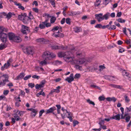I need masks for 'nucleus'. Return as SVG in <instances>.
I'll list each match as a JSON object with an SVG mask.
<instances>
[{"label": "nucleus", "instance_id": "1", "mask_svg": "<svg viewBox=\"0 0 131 131\" xmlns=\"http://www.w3.org/2000/svg\"><path fill=\"white\" fill-rule=\"evenodd\" d=\"M76 53L78 57L80 58L79 60H75L76 64L80 65L87 63V59L84 58L85 54L84 52L79 51L76 52Z\"/></svg>", "mask_w": 131, "mask_h": 131}, {"label": "nucleus", "instance_id": "2", "mask_svg": "<svg viewBox=\"0 0 131 131\" xmlns=\"http://www.w3.org/2000/svg\"><path fill=\"white\" fill-rule=\"evenodd\" d=\"M7 31L6 29L0 26V38L3 42H5L6 41L7 35L4 32Z\"/></svg>", "mask_w": 131, "mask_h": 131}, {"label": "nucleus", "instance_id": "3", "mask_svg": "<svg viewBox=\"0 0 131 131\" xmlns=\"http://www.w3.org/2000/svg\"><path fill=\"white\" fill-rule=\"evenodd\" d=\"M8 36L9 40L12 42H19L21 41V40L20 37L16 36L13 33H9Z\"/></svg>", "mask_w": 131, "mask_h": 131}, {"label": "nucleus", "instance_id": "4", "mask_svg": "<svg viewBox=\"0 0 131 131\" xmlns=\"http://www.w3.org/2000/svg\"><path fill=\"white\" fill-rule=\"evenodd\" d=\"M43 58L45 59V60H51V58L56 57L55 54L53 53L50 52L48 51H47L44 52L42 55Z\"/></svg>", "mask_w": 131, "mask_h": 131}, {"label": "nucleus", "instance_id": "5", "mask_svg": "<svg viewBox=\"0 0 131 131\" xmlns=\"http://www.w3.org/2000/svg\"><path fill=\"white\" fill-rule=\"evenodd\" d=\"M8 76L6 74H4L0 77V86L4 85L6 82L8 81Z\"/></svg>", "mask_w": 131, "mask_h": 131}, {"label": "nucleus", "instance_id": "6", "mask_svg": "<svg viewBox=\"0 0 131 131\" xmlns=\"http://www.w3.org/2000/svg\"><path fill=\"white\" fill-rule=\"evenodd\" d=\"M23 51L24 53L32 55L34 53L33 49L30 47H24L23 48Z\"/></svg>", "mask_w": 131, "mask_h": 131}, {"label": "nucleus", "instance_id": "7", "mask_svg": "<svg viewBox=\"0 0 131 131\" xmlns=\"http://www.w3.org/2000/svg\"><path fill=\"white\" fill-rule=\"evenodd\" d=\"M21 31L23 34H26L29 33L30 32V30L29 27L22 25H21Z\"/></svg>", "mask_w": 131, "mask_h": 131}, {"label": "nucleus", "instance_id": "8", "mask_svg": "<svg viewBox=\"0 0 131 131\" xmlns=\"http://www.w3.org/2000/svg\"><path fill=\"white\" fill-rule=\"evenodd\" d=\"M46 82V81L43 80L42 81L40 82L39 84H37L35 86V87L36 89H39V88H41L43 87L45 84Z\"/></svg>", "mask_w": 131, "mask_h": 131}, {"label": "nucleus", "instance_id": "9", "mask_svg": "<svg viewBox=\"0 0 131 131\" xmlns=\"http://www.w3.org/2000/svg\"><path fill=\"white\" fill-rule=\"evenodd\" d=\"M51 48L53 50L56 49H62L65 50L66 49L67 47H64L62 45H61L60 46H58L53 45L51 46Z\"/></svg>", "mask_w": 131, "mask_h": 131}, {"label": "nucleus", "instance_id": "10", "mask_svg": "<svg viewBox=\"0 0 131 131\" xmlns=\"http://www.w3.org/2000/svg\"><path fill=\"white\" fill-rule=\"evenodd\" d=\"M74 57L73 56L72 57L71 55L68 57L65 58V59H64L65 61L68 62H70L73 63L74 62V63H75V60H74Z\"/></svg>", "mask_w": 131, "mask_h": 131}, {"label": "nucleus", "instance_id": "11", "mask_svg": "<svg viewBox=\"0 0 131 131\" xmlns=\"http://www.w3.org/2000/svg\"><path fill=\"white\" fill-rule=\"evenodd\" d=\"M65 80L68 81L69 83H71L74 80L73 75L72 73L70 74L69 77H67L65 79Z\"/></svg>", "mask_w": 131, "mask_h": 131}, {"label": "nucleus", "instance_id": "12", "mask_svg": "<svg viewBox=\"0 0 131 131\" xmlns=\"http://www.w3.org/2000/svg\"><path fill=\"white\" fill-rule=\"evenodd\" d=\"M109 86L112 88H117L120 89H123V86L121 85L112 84H110L109 85Z\"/></svg>", "mask_w": 131, "mask_h": 131}, {"label": "nucleus", "instance_id": "13", "mask_svg": "<svg viewBox=\"0 0 131 131\" xmlns=\"http://www.w3.org/2000/svg\"><path fill=\"white\" fill-rule=\"evenodd\" d=\"M56 110V108L55 106L52 107L47 110L46 114H48L52 113L55 110Z\"/></svg>", "mask_w": 131, "mask_h": 131}, {"label": "nucleus", "instance_id": "14", "mask_svg": "<svg viewBox=\"0 0 131 131\" xmlns=\"http://www.w3.org/2000/svg\"><path fill=\"white\" fill-rule=\"evenodd\" d=\"M103 14L102 13H100L98 14H96L95 15V16L96 18L97 19L98 21L100 22L102 20V19L101 18H102V16Z\"/></svg>", "mask_w": 131, "mask_h": 131}, {"label": "nucleus", "instance_id": "15", "mask_svg": "<svg viewBox=\"0 0 131 131\" xmlns=\"http://www.w3.org/2000/svg\"><path fill=\"white\" fill-rule=\"evenodd\" d=\"M120 109L121 110L122 113V114H121V119H124L125 118V117H126V116L127 115L128 113H125L124 115V116H123V114L124 113V109L123 107H120Z\"/></svg>", "mask_w": 131, "mask_h": 131}, {"label": "nucleus", "instance_id": "16", "mask_svg": "<svg viewBox=\"0 0 131 131\" xmlns=\"http://www.w3.org/2000/svg\"><path fill=\"white\" fill-rule=\"evenodd\" d=\"M25 74L24 73H21L19 75H18L17 77L15 79L16 80L22 79L24 77Z\"/></svg>", "mask_w": 131, "mask_h": 131}, {"label": "nucleus", "instance_id": "17", "mask_svg": "<svg viewBox=\"0 0 131 131\" xmlns=\"http://www.w3.org/2000/svg\"><path fill=\"white\" fill-rule=\"evenodd\" d=\"M111 118L118 121H119L120 119V115L119 114H118L115 116H113Z\"/></svg>", "mask_w": 131, "mask_h": 131}, {"label": "nucleus", "instance_id": "18", "mask_svg": "<svg viewBox=\"0 0 131 131\" xmlns=\"http://www.w3.org/2000/svg\"><path fill=\"white\" fill-rule=\"evenodd\" d=\"M10 65L9 63L8 62L4 64L3 66L1 67V69L2 70H4L5 69L7 68Z\"/></svg>", "mask_w": 131, "mask_h": 131}, {"label": "nucleus", "instance_id": "19", "mask_svg": "<svg viewBox=\"0 0 131 131\" xmlns=\"http://www.w3.org/2000/svg\"><path fill=\"white\" fill-rule=\"evenodd\" d=\"M27 15L25 13L24 14H21V15L18 16V18L19 20H23L25 17Z\"/></svg>", "mask_w": 131, "mask_h": 131}, {"label": "nucleus", "instance_id": "20", "mask_svg": "<svg viewBox=\"0 0 131 131\" xmlns=\"http://www.w3.org/2000/svg\"><path fill=\"white\" fill-rule=\"evenodd\" d=\"M71 52L70 51L66 52H64V59L65 58L68 57L71 55Z\"/></svg>", "mask_w": 131, "mask_h": 131}, {"label": "nucleus", "instance_id": "21", "mask_svg": "<svg viewBox=\"0 0 131 131\" xmlns=\"http://www.w3.org/2000/svg\"><path fill=\"white\" fill-rule=\"evenodd\" d=\"M14 3L15 5L18 6V7L19 8L23 10H24V7L21 6V4L19 3H17V2H14Z\"/></svg>", "mask_w": 131, "mask_h": 131}, {"label": "nucleus", "instance_id": "22", "mask_svg": "<svg viewBox=\"0 0 131 131\" xmlns=\"http://www.w3.org/2000/svg\"><path fill=\"white\" fill-rule=\"evenodd\" d=\"M99 124L100 125V127L101 128L103 125H104V119H102L101 118H99Z\"/></svg>", "mask_w": 131, "mask_h": 131}, {"label": "nucleus", "instance_id": "23", "mask_svg": "<svg viewBox=\"0 0 131 131\" xmlns=\"http://www.w3.org/2000/svg\"><path fill=\"white\" fill-rule=\"evenodd\" d=\"M43 90L42 89L41 91L38 93L36 95V96L37 97H39L40 95H42L43 96H45V94L44 92H43Z\"/></svg>", "mask_w": 131, "mask_h": 131}, {"label": "nucleus", "instance_id": "24", "mask_svg": "<svg viewBox=\"0 0 131 131\" xmlns=\"http://www.w3.org/2000/svg\"><path fill=\"white\" fill-rule=\"evenodd\" d=\"M2 14L4 16H6L8 19H9L12 16V13L10 12L9 13L7 14L5 12H3Z\"/></svg>", "mask_w": 131, "mask_h": 131}, {"label": "nucleus", "instance_id": "25", "mask_svg": "<svg viewBox=\"0 0 131 131\" xmlns=\"http://www.w3.org/2000/svg\"><path fill=\"white\" fill-rule=\"evenodd\" d=\"M106 100L108 101H113L115 102L116 100V99L114 97H108L106 98Z\"/></svg>", "mask_w": 131, "mask_h": 131}, {"label": "nucleus", "instance_id": "26", "mask_svg": "<svg viewBox=\"0 0 131 131\" xmlns=\"http://www.w3.org/2000/svg\"><path fill=\"white\" fill-rule=\"evenodd\" d=\"M30 19L28 16H26L25 17L23 21V22L24 24H27L28 23Z\"/></svg>", "mask_w": 131, "mask_h": 131}, {"label": "nucleus", "instance_id": "27", "mask_svg": "<svg viewBox=\"0 0 131 131\" xmlns=\"http://www.w3.org/2000/svg\"><path fill=\"white\" fill-rule=\"evenodd\" d=\"M110 16V13H107L106 14L104 15L102 17V18H101V19H102V20L105 19L107 20L108 19V17Z\"/></svg>", "mask_w": 131, "mask_h": 131}, {"label": "nucleus", "instance_id": "28", "mask_svg": "<svg viewBox=\"0 0 131 131\" xmlns=\"http://www.w3.org/2000/svg\"><path fill=\"white\" fill-rule=\"evenodd\" d=\"M43 59H44V60L43 61H42L40 62V64L41 65L43 66L44 65H46L47 64V62L46 61L48 60V59L45 60V59L44 58H43Z\"/></svg>", "mask_w": 131, "mask_h": 131}, {"label": "nucleus", "instance_id": "29", "mask_svg": "<svg viewBox=\"0 0 131 131\" xmlns=\"http://www.w3.org/2000/svg\"><path fill=\"white\" fill-rule=\"evenodd\" d=\"M16 113L20 116H22L24 113V112L23 111H19L18 110H16Z\"/></svg>", "mask_w": 131, "mask_h": 131}, {"label": "nucleus", "instance_id": "30", "mask_svg": "<svg viewBox=\"0 0 131 131\" xmlns=\"http://www.w3.org/2000/svg\"><path fill=\"white\" fill-rule=\"evenodd\" d=\"M54 64L56 65H58L62 63V62L59 60H56L54 61L53 62Z\"/></svg>", "mask_w": 131, "mask_h": 131}, {"label": "nucleus", "instance_id": "31", "mask_svg": "<svg viewBox=\"0 0 131 131\" xmlns=\"http://www.w3.org/2000/svg\"><path fill=\"white\" fill-rule=\"evenodd\" d=\"M38 112V111L37 109H33L32 110V111H31V113H34V114H33V116L34 117L36 116Z\"/></svg>", "mask_w": 131, "mask_h": 131}, {"label": "nucleus", "instance_id": "32", "mask_svg": "<svg viewBox=\"0 0 131 131\" xmlns=\"http://www.w3.org/2000/svg\"><path fill=\"white\" fill-rule=\"evenodd\" d=\"M101 2V0H96L94 3V5L95 6H98L100 4Z\"/></svg>", "mask_w": 131, "mask_h": 131}, {"label": "nucleus", "instance_id": "33", "mask_svg": "<svg viewBox=\"0 0 131 131\" xmlns=\"http://www.w3.org/2000/svg\"><path fill=\"white\" fill-rule=\"evenodd\" d=\"M74 30L75 32H79L80 31V28L78 27H76L74 28Z\"/></svg>", "mask_w": 131, "mask_h": 131}, {"label": "nucleus", "instance_id": "34", "mask_svg": "<svg viewBox=\"0 0 131 131\" xmlns=\"http://www.w3.org/2000/svg\"><path fill=\"white\" fill-rule=\"evenodd\" d=\"M78 14V13L75 12H69L68 13V15L70 16H74L77 15Z\"/></svg>", "mask_w": 131, "mask_h": 131}, {"label": "nucleus", "instance_id": "35", "mask_svg": "<svg viewBox=\"0 0 131 131\" xmlns=\"http://www.w3.org/2000/svg\"><path fill=\"white\" fill-rule=\"evenodd\" d=\"M56 19V17H52L50 19V23L51 24L54 23Z\"/></svg>", "mask_w": 131, "mask_h": 131}, {"label": "nucleus", "instance_id": "36", "mask_svg": "<svg viewBox=\"0 0 131 131\" xmlns=\"http://www.w3.org/2000/svg\"><path fill=\"white\" fill-rule=\"evenodd\" d=\"M116 20L118 22L121 23H124L126 21L124 19H123L121 18H119L117 19Z\"/></svg>", "mask_w": 131, "mask_h": 131}, {"label": "nucleus", "instance_id": "37", "mask_svg": "<svg viewBox=\"0 0 131 131\" xmlns=\"http://www.w3.org/2000/svg\"><path fill=\"white\" fill-rule=\"evenodd\" d=\"M124 97L125 102L126 103H128L130 101V100L129 99V98L126 95H125L124 96Z\"/></svg>", "mask_w": 131, "mask_h": 131}, {"label": "nucleus", "instance_id": "38", "mask_svg": "<svg viewBox=\"0 0 131 131\" xmlns=\"http://www.w3.org/2000/svg\"><path fill=\"white\" fill-rule=\"evenodd\" d=\"M123 75L124 76H128L129 75V73L128 72H127L125 70H124L122 72Z\"/></svg>", "mask_w": 131, "mask_h": 131}, {"label": "nucleus", "instance_id": "39", "mask_svg": "<svg viewBox=\"0 0 131 131\" xmlns=\"http://www.w3.org/2000/svg\"><path fill=\"white\" fill-rule=\"evenodd\" d=\"M14 117L16 121H18L19 120L20 118L17 114H14Z\"/></svg>", "mask_w": 131, "mask_h": 131}, {"label": "nucleus", "instance_id": "40", "mask_svg": "<svg viewBox=\"0 0 131 131\" xmlns=\"http://www.w3.org/2000/svg\"><path fill=\"white\" fill-rule=\"evenodd\" d=\"M126 117L125 120L126 121V122H128L129 121L131 117L130 115H129L128 114V115L126 116V117Z\"/></svg>", "mask_w": 131, "mask_h": 131}, {"label": "nucleus", "instance_id": "41", "mask_svg": "<svg viewBox=\"0 0 131 131\" xmlns=\"http://www.w3.org/2000/svg\"><path fill=\"white\" fill-rule=\"evenodd\" d=\"M60 88L61 87L60 86H58L57 87L56 89H55V92L57 93H59L60 92V90L59 89H60Z\"/></svg>", "mask_w": 131, "mask_h": 131}, {"label": "nucleus", "instance_id": "42", "mask_svg": "<svg viewBox=\"0 0 131 131\" xmlns=\"http://www.w3.org/2000/svg\"><path fill=\"white\" fill-rule=\"evenodd\" d=\"M64 52H60L58 53V55L59 57L62 58L63 57L64 58Z\"/></svg>", "mask_w": 131, "mask_h": 131}, {"label": "nucleus", "instance_id": "43", "mask_svg": "<svg viewBox=\"0 0 131 131\" xmlns=\"http://www.w3.org/2000/svg\"><path fill=\"white\" fill-rule=\"evenodd\" d=\"M59 28V27L58 26H56L53 28L51 30L53 32H54L55 31L58 30Z\"/></svg>", "mask_w": 131, "mask_h": 131}, {"label": "nucleus", "instance_id": "44", "mask_svg": "<svg viewBox=\"0 0 131 131\" xmlns=\"http://www.w3.org/2000/svg\"><path fill=\"white\" fill-rule=\"evenodd\" d=\"M110 80L115 81L117 79L116 77L114 76H110Z\"/></svg>", "mask_w": 131, "mask_h": 131}, {"label": "nucleus", "instance_id": "45", "mask_svg": "<svg viewBox=\"0 0 131 131\" xmlns=\"http://www.w3.org/2000/svg\"><path fill=\"white\" fill-rule=\"evenodd\" d=\"M39 28L41 29H44L45 28V25L44 24H40L39 25Z\"/></svg>", "mask_w": 131, "mask_h": 131}, {"label": "nucleus", "instance_id": "46", "mask_svg": "<svg viewBox=\"0 0 131 131\" xmlns=\"http://www.w3.org/2000/svg\"><path fill=\"white\" fill-rule=\"evenodd\" d=\"M49 1L51 4V5L53 7H55V4L54 2V0H49Z\"/></svg>", "mask_w": 131, "mask_h": 131}, {"label": "nucleus", "instance_id": "47", "mask_svg": "<svg viewBox=\"0 0 131 131\" xmlns=\"http://www.w3.org/2000/svg\"><path fill=\"white\" fill-rule=\"evenodd\" d=\"M87 102L90 104H92L93 105H95L94 102L91 101L89 99L87 100Z\"/></svg>", "mask_w": 131, "mask_h": 131}, {"label": "nucleus", "instance_id": "48", "mask_svg": "<svg viewBox=\"0 0 131 131\" xmlns=\"http://www.w3.org/2000/svg\"><path fill=\"white\" fill-rule=\"evenodd\" d=\"M70 19L69 18H67L66 20V22L67 24L70 25Z\"/></svg>", "mask_w": 131, "mask_h": 131}, {"label": "nucleus", "instance_id": "49", "mask_svg": "<svg viewBox=\"0 0 131 131\" xmlns=\"http://www.w3.org/2000/svg\"><path fill=\"white\" fill-rule=\"evenodd\" d=\"M59 31V30L58 31V32H56L58 34L59 37H64L63 34L62 33H60Z\"/></svg>", "mask_w": 131, "mask_h": 131}, {"label": "nucleus", "instance_id": "50", "mask_svg": "<svg viewBox=\"0 0 131 131\" xmlns=\"http://www.w3.org/2000/svg\"><path fill=\"white\" fill-rule=\"evenodd\" d=\"M31 77V75H27L24 78V79L25 80H26L30 78Z\"/></svg>", "mask_w": 131, "mask_h": 131}, {"label": "nucleus", "instance_id": "51", "mask_svg": "<svg viewBox=\"0 0 131 131\" xmlns=\"http://www.w3.org/2000/svg\"><path fill=\"white\" fill-rule=\"evenodd\" d=\"M45 112V110L44 109H42L39 112V116L40 117L41 116L43 113Z\"/></svg>", "mask_w": 131, "mask_h": 131}, {"label": "nucleus", "instance_id": "52", "mask_svg": "<svg viewBox=\"0 0 131 131\" xmlns=\"http://www.w3.org/2000/svg\"><path fill=\"white\" fill-rule=\"evenodd\" d=\"M5 48V45L4 44H1L0 45V49L2 50Z\"/></svg>", "mask_w": 131, "mask_h": 131}, {"label": "nucleus", "instance_id": "53", "mask_svg": "<svg viewBox=\"0 0 131 131\" xmlns=\"http://www.w3.org/2000/svg\"><path fill=\"white\" fill-rule=\"evenodd\" d=\"M45 25V27H50L51 26V23H46L44 24Z\"/></svg>", "mask_w": 131, "mask_h": 131}, {"label": "nucleus", "instance_id": "54", "mask_svg": "<svg viewBox=\"0 0 131 131\" xmlns=\"http://www.w3.org/2000/svg\"><path fill=\"white\" fill-rule=\"evenodd\" d=\"M110 30H113L116 29V27L115 25L111 26V28H110Z\"/></svg>", "mask_w": 131, "mask_h": 131}, {"label": "nucleus", "instance_id": "55", "mask_svg": "<svg viewBox=\"0 0 131 131\" xmlns=\"http://www.w3.org/2000/svg\"><path fill=\"white\" fill-rule=\"evenodd\" d=\"M105 99V97L102 96H100L99 97V100L100 101H104Z\"/></svg>", "mask_w": 131, "mask_h": 131}, {"label": "nucleus", "instance_id": "56", "mask_svg": "<svg viewBox=\"0 0 131 131\" xmlns=\"http://www.w3.org/2000/svg\"><path fill=\"white\" fill-rule=\"evenodd\" d=\"M80 77V75L79 73L76 74L74 76V78L75 79L78 78Z\"/></svg>", "mask_w": 131, "mask_h": 131}, {"label": "nucleus", "instance_id": "57", "mask_svg": "<svg viewBox=\"0 0 131 131\" xmlns=\"http://www.w3.org/2000/svg\"><path fill=\"white\" fill-rule=\"evenodd\" d=\"M28 86L31 88H33L34 87L35 84L34 83H30L28 84Z\"/></svg>", "mask_w": 131, "mask_h": 131}, {"label": "nucleus", "instance_id": "58", "mask_svg": "<svg viewBox=\"0 0 131 131\" xmlns=\"http://www.w3.org/2000/svg\"><path fill=\"white\" fill-rule=\"evenodd\" d=\"M9 92V91L8 90H4L3 92V94L5 95H6L8 94Z\"/></svg>", "mask_w": 131, "mask_h": 131}, {"label": "nucleus", "instance_id": "59", "mask_svg": "<svg viewBox=\"0 0 131 131\" xmlns=\"http://www.w3.org/2000/svg\"><path fill=\"white\" fill-rule=\"evenodd\" d=\"M73 126L75 127L79 123L77 121H73Z\"/></svg>", "mask_w": 131, "mask_h": 131}, {"label": "nucleus", "instance_id": "60", "mask_svg": "<svg viewBox=\"0 0 131 131\" xmlns=\"http://www.w3.org/2000/svg\"><path fill=\"white\" fill-rule=\"evenodd\" d=\"M102 25L101 24H97L95 26V27L97 28H102Z\"/></svg>", "mask_w": 131, "mask_h": 131}, {"label": "nucleus", "instance_id": "61", "mask_svg": "<svg viewBox=\"0 0 131 131\" xmlns=\"http://www.w3.org/2000/svg\"><path fill=\"white\" fill-rule=\"evenodd\" d=\"M65 18H63L60 21L61 24H63L65 22Z\"/></svg>", "mask_w": 131, "mask_h": 131}, {"label": "nucleus", "instance_id": "62", "mask_svg": "<svg viewBox=\"0 0 131 131\" xmlns=\"http://www.w3.org/2000/svg\"><path fill=\"white\" fill-rule=\"evenodd\" d=\"M125 51V49H124L121 48L119 49L118 51L119 52L121 53L123 52H124Z\"/></svg>", "mask_w": 131, "mask_h": 131}, {"label": "nucleus", "instance_id": "63", "mask_svg": "<svg viewBox=\"0 0 131 131\" xmlns=\"http://www.w3.org/2000/svg\"><path fill=\"white\" fill-rule=\"evenodd\" d=\"M44 39L43 38H40L37 39V40L38 42H42L44 40Z\"/></svg>", "mask_w": 131, "mask_h": 131}, {"label": "nucleus", "instance_id": "64", "mask_svg": "<svg viewBox=\"0 0 131 131\" xmlns=\"http://www.w3.org/2000/svg\"><path fill=\"white\" fill-rule=\"evenodd\" d=\"M32 10L34 11L36 13H37L39 11V10L38 8H32Z\"/></svg>", "mask_w": 131, "mask_h": 131}]
</instances>
